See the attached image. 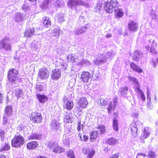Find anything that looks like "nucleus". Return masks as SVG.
I'll return each instance as SVG.
<instances>
[{
  "label": "nucleus",
  "mask_w": 158,
  "mask_h": 158,
  "mask_svg": "<svg viewBox=\"0 0 158 158\" xmlns=\"http://www.w3.org/2000/svg\"><path fill=\"white\" fill-rule=\"evenodd\" d=\"M118 2L117 0L108 1L104 5V10L107 12L111 13L118 7Z\"/></svg>",
  "instance_id": "1"
},
{
  "label": "nucleus",
  "mask_w": 158,
  "mask_h": 158,
  "mask_svg": "<svg viewBox=\"0 0 158 158\" xmlns=\"http://www.w3.org/2000/svg\"><path fill=\"white\" fill-rule=\"evenodd\" d=\"M18 72L15 69H12L10 70L8 74L9 81L12 83H16L18 78Z\"/></svg>",
  "instance_id": "2"
},
{
  "label": "nucleus",
  "mask_w": 158,
  "mask_h": 158,
  "mask_svg": "<svg viewBox=\"0 0 158 158\" xmlns=\"http://www.w3.org/2000/svg\"><path fill=\"white\" fill-rule=\"evenodd\" d=\"M17 134L12 140V145L15 148H19L24 143V139L20 135Z\"/></svg>",
  "instance_id": "3"
},
{
  "label": "nucleus",
  "mask_w": 158,
  "mask_h": 158,
  "mask_svg": "<svg viewBox=\"0 0 158 158\" xmlns=\"http://www.w3.org/2000/svg\"><path fill=\"white\" fill-rule=\"evenodd\" d=\"M11 48V42L9 38H5L0 41V49L9 51Z\"/></svg>",
  "instance_id": "4"
},
{
  "label": "nucleus",
  "mask_w": 158,
  "mask_h": 158,
  "mask_svg": "<svg viewBox=\"0 0 158 158\" xmlns=\"http://www.w3.org/2000/svg\"><path fill=\"white\" fill-rule=\"evenodd\" d=\"M49 71L46 68H42L39 70L38 76L41 79L45 80L49 77Z\"/></svg>",
  "instance_id": "5"
},
{
  "label": "nucleus",
  "mask_w": 158,
  "mask_h": 158,
  "mask_svg": "<svg viewBox=\"0 0 158 158\" xmlns=\"http://www.w3.org/2000/svg\"><path fill=\"white\" fill-rule=\"evenodd\" d=\"M51 130L58 134L61 133V127L59 123L56 121H52L51 124Z\"/></svg>",
  "instance_id": "6"
},
{
  "label": "nucleus",
  "mask_w": 158,
  "mask_h": 158,
  "mask_svg": "<svg viewBox=\"0 0 158 158\" xmlns=\"http://www.w3.org/2000/svg\"><path fill=\"white\" fill-rule=\"evenodd\" d=\"M42 117L40 113L36 112L31 114V119L32 122L38 123L41 122Z\"/></svg>",
  "instance_id": "7"
},
{
  "label": "nucleus",
  "mask_w": 158,
  "mask_h": 158,
  "mask_svg": "<svg viewBox=\"0 0 158 158\" xmlns=\"http://www.w3.org/2000/svg\"><path fill=\"white\" fill-rule=\"evenodd\" d=\"M80 1V0H69L67 5L69 8L76 10L77 6H79Z\"/></svg>",
  "instance_id": "8"
},
{
  "label": "nucleus",
  "mask_w": 158,
  "mask_h": 158,
  "mask_svg": "<svg viewBox=\"0 0 158 158\" xmlns=\"http://www.w3.org/2000/svg\"><path fill=\"white\" fill-rule=\"evenodd\" d=\"M139 123L140 122L138 121L132 123L130 125V127L131 130V133L134 136H136L137 135L138 128L137 127Z\"/></svg>",
  "instance_id": "9"
},
{
  "label": "nucleus",
  "mask_w": 158,
  "mask_h": 158,
  "mask_svg": "<svg viewBox=\"0 0 158 158\" xmlns=\"http://www.w3.org/2000/svg\"><path fill=\"white\" fill-rule=\"evenodd\" d=\"M83 152L87 155V157L88 158H91L95 153L93 149L87 147L84 148L83 149Z\"/></svg>",
  "instance_id": "10"
},
{
  "label": "nucleus",
  "mask_w": 158,
  "mask_h": 158,
  "mask_svg": "<svg viewBox=\"0 0 158 158\" xmlns=\"http://www.w3.org/2000/svg\"><path fill=\"white\" fill-rule=\"evenodd\" d=\"M61 71L58 69H55L52 71L51 77L52 79L56 80L60 78Z\"/></svg>",
  "instance_id": "11"
},
{
  "label": "nucleus",
  "mask_w": 158,
  "mask_h": 158,
  "mask_svg": "<svg viewBox=\"0 0 158 158\" xmlns=\"http://www.w3.org/2000/svg\"><path fill=\"white\" fill-rule=\"evenodd\" d=\"M56 67L61 69L62 70L64 71L66 69V64L64 61L61 59H58L56 61Z\"/></svg>",
  "instance_id": "12"
},
{
  "label": "nucleus",
  "mask_w": 158,
  "mask_h": 158,
  "mask_svg": "<svg viewBox=\"0 0 158 158\" xmlns=\"http://www.w3.org/2000/svg\"><path fill=\"white\" fill-rule=\"evenodd\" d=\"M64 108L67 110H72L73 106V103L72 100L68 101L65 98H64Z\"/></svg>",
  "instance_id": "13"
},
{
  "label": "nucleus",
  "mask_w": 158,
  "mask_h": 158,
  "mask_svg": "<svg viewBox=\"0 0 158 158\" xmlns=\"http://www.w3.org/2000/svg\"><path fill=\"white\" fill-rule=\"evenodd\" d=\"M50 144L52 145V146H49V148L51 150H53V151L54 152L60 153L64 151V149L60 146H55V144L52 143H50Z\"/></svg>",
  "instance_id": "14"
},
{
  "label": "nucleus",
  "mask_w": 158,
  "mask_h": 158,
  "mask_svg": "<svg viewBox=\"0 0 158 158\" xmlns=\"http://www.w3.org/2000/svg\"><path fill=\"white\" fill-rule=\"evenodd\" d=\"M128 27L130 31H135L138 27V25L136 22L133 21H130L128 23Z\"/></svg>",
  "instance_id": "15"
},
{
  "label": "nucleus",
  "mask_w": 158,
  "mask_h": 158,
  "mask_svg": "<svg viewBox=\"0 0 158 158\" xmlns=\"http://www.w3.org/2000/svg\"><path fill=\"white\" fill-rule=\"evenodd\" d=\"M88 103V102L86 98L84 97L80 98L78 102V106L82 108H86Z\"/></svg>",
  "instance_id": "16"
},
{
  "label": "nucleus",
  "mask_w": 158,
  "mask_h": 158,
  "mask_svg": "<svg viewBox=\"0 0 158 158\" xmlns=\"http://www.w3.org/2000/svg\"><path fill=\"white\" fill-rule=\"evenodd\" d=\"M91 77V74L88 72L83 71L81 75L80 78L84 82H87Z\"/></svg>",
  "instance_id": "17"
},
{
  "label": "nucleus",
  "mask_w": 158,
  "mask_h": 158,
  "mask_svg": "<svg viewBox=\"0 0 158 158\" xmlns=\"http://www.w3.org/2000/svg\"><path fill=\"white\" fill-rule=\"evenodd\" d=\"M88 28L87 25H84L81 27V28L78 29L76 30L74 32L75 35H79L86 32Z\"/></svg>",
  "instance_id": "18"
},
{
  "label": "nucleus",
  "mask_w": 158,
  "mask_h": 158,
  "mask_svg": "<svg viewBox=\"0 0 158 158\" xmlns=\"http://www.w3.org/2000/svg\"><path fill=\"white\" fill-rule=\"evenodd\" d=\"M34 28H30L25 29L24 33V36L27 37H30L34 34Z\"/></svg>",
  "instance_id": "19"
},
{
  "label": "nucleus",
  "mask_w": 158,
  "mask_h": 158,
  "mask_svg": "<svg viewBox=\"0 0 158 158\" xmlns=\"http://www.w3.org/2000/svg\"><path fill=\"white\" fill-rule=\"evenodd\" d=\"M107 60L105 57V55L102 54L100 55V57L99 58L94 61V63L95 64L99 65L102 63H105Z\"/></svg>",
  "instance_id": "20"
},
{
  "label": "nucleus",
  "mask_w": 158,
  "mask_h": 158,
  "mask_svg": "<svg viewBox=\"0 0 158 158\" xmlns=\"http://www.w3.org/2000/svg\"><path fill=\"white\" fill-rule=\"evenodd\" d=\"M142 56V53L139 51H136L134 53L132 59L135 61H139Z\"/></svg>",
  "instance_id": "21"
},
{
  "label": "nucleus",
  "mask_w": 158,
  "mask_h": 158,
  "mask_svg": "<svg viewBox=\"0 0 158 158\" xmlns=\"http://www.w3.org/2000/svg\"><path fill=\"white\" fill-rule=\"evenodd\" d=\"M131 68L134 70L139 73H142L143 71L142 69L137 66L135 63L133 62L131 63L130 64Z\"/></svg>",
  "instance_id": "22"
},
{
  "label": "nucleus",
  "mask_w": 158,
  "mask_h": 158,
  "mask_svg": "<svg viewBox=\"0 0 158 158\" xmlns=\"http://www.w3.org/2000/svg\"><path fill=\"white\" fill-rule=\"evenodd\" d=\"M41 44L40 42L34 41L32 43L31 48L32 50L38 51L40 48Z\"/></svg>",
  "instance_id": "23"
},
{
  "label": "nucleus",
  "mask_w": 158,
  "mask_h": 158,
  "mask_svg": "<svg viewBox=\"0 0 158 158\" xmlns=\"http://www.w3.org/2000/svg\"><path fill=\"white\" fill-rule=\"evenodd\" d=\"M38 145L37 142L31 141L28 143L27 145V148L30 149H32L36 148Z\"/></svg>",
  "instance_id": "24"
},
{
  "label": "nucleus",
  "mask_w": 158,
  "mask_h": 158,
  "mask_svg": "<svg viewBox=\"0 0 158 158\" xmlns=\"http://www.w3.org/2000/svg\"><path fill=\"white\" fill-rule=\"evenodd\" d=\"M60 30L59 28H56L54 29L52 31V36L55 38H58L60 36Z\"/></svg>",
  "instance_id": "25"
},
{
  "label": "nucleus",
  "mask_w": 158,
  "mask_h": 158,
  "mask_svg": "<svg viewBox=\"0 0 158 158\" xmlns=\"http://www.w3.org/2000/svg\"><path fill=\"white\" fill-rule=\"evenodd\" d=\"M36 96L39 101L41 103H45V102L48 99L47 97L44 95L38 94L36 95Z\"/></svg>",
  "instance_id": "26"
},
{
  "label": "nucleus",
  "mask_w": 158,
  "mask_h": 158,
  "mask_svg": "<svg viewBox=\"0 0 158 158\" xmlns=\"http://www.w3.org/2000/svg\"><path fill=\"white\" fill-rule=\"evenodd\" d=\"M115 12V16L116 18H119L122 17L124 14L123 10L121 8H118L116 10H114Z\"/></svg>",
  "instance_id": "27"
},
{
  "label": "nucleus",
  "mask_w": 158,
  "mask_h": 158,
  "mask_svg": "<svg viewBox=\"0 0 158 158\" xmlns=\"http://www.w3.org/2000/svg\"><path fill=\"white\" fill-rule=\"evenodd\" d=\"M128 90V87L126 86L124 87H121L120 88L118 92L119 95L121 96H124L127 94Z\"/></svg>",
  "instance_id": "28"
},
{
  "label": "nucleus",
  "mask_w": 158,
  "mask_h": 158,
  "mask_svg": "<svg viewBox=\"0 0 158 158\" xmlns=\"http://www.w3.org/2000/svg\"><path fill=\"white\" fill-rule=\"evenodd\" d=\"M15 20L17 22H20L23 20L24 15L23 13L18 12L15 14Z\"/></svg>",
  "instance_id": "29"
},
{
  "label": "nucleus",
  "mask_w": 158,
  "mask_h": 158,
  "mask_svg": "<svg viewBox=\"0 0 158 158\" xmlns=\"http://www.w3.org/2000/svg\"><path fill=\"white\" fill-rule=\"evenodd\" d=\"M98 132L97 131H94L90 133V139L92 142L94 141L97 138L98 135Z\"/></svg>",
  "instance_id": "30"
},
{
  "label": "nucleus",
  "mask_w": 158,
  "mask_h": 158,
  "mask_svg": "<svg viewBox=\"0 0 158 158\" xmlns=\"http://www.w3.org/2000/svg\"><path fill=\"white\" fill-rule=\"evenodd\" d=\"M43 25L47 27H49L51 25V22L49 18L44 17L43 19Z\"/></svg>",
  "instance_id": "31"
},
{
  "label": "nucleus",
  "mask_w": 158,
  "mask_h": 158,
  "mask_svg": "<svg viewBox=\"0 0 158 158\" xmlns=\"http://www.w3.org/2000/svg\"><path fill=\"white\" fill-rule=\"evenodd\" d=\"M10 148V146L9 144L7 143L2 144L0 148V152L6 151L9 150Z\"/></svg>",
  "instance_id": "32"
},
{
  "label": "nucleus",
  "mask_w": 158,
  "mask_h": 158,
  "mask_svg": "<svg viewBox=\"0 0 158 158\" xmlns=\"http://www.w3.org/2000/svg\"><path fill=\"white\" fill-rule=\"evenodd\" d=\"M117 142V140L116 139L114 138H111L106 140V143L107 144L112 146L114 145Z\"/></svg>",
  "instance_id": "33"
},
{
  "label": "nucleus",
  "mask_w": 158,
  "mask_h": 158,
  "mask_svg": "<svg viewBox=\"0 0 158 158\" xmlns=\"http://www.w3.org/2000/svg\"><path fill=\"white\" fill-rule=\"evenodd\" d=\"M75 55L74 54H69L67 56L68 61L69 62H75L76 61V59Z\"/></svg>",
  "instance_id": "34"
},
{
  "label": "nucleus",
  "mask_w": 158,
  "mask_h": 158,
  "mask_svg": "<svg viewBox=\"0 0 158 158\" xmlns=\"http://www.w3.org/2000/svg\"><path fill=\"white\" fill-rule=\"evenodd\" d=\"M55 19L57 20V21L60 23L64 21V19L63 15L62 14H57L55 17Z\"/></svg>",
  "instance_id": "35"
},
{
  "label": "nucleus",
  "mask_w": 158,
  "mask_h": 158,
  "mask_svg": "<svg viewBox=\"0 0 158 158\" xmlns=\"http://www.w3.org/2000/svg\"><path fill=\"white\" fill-rule=\"evenodd\" d=\"M149 135L150 133L148 131V128H145L144 129L143 133L141 136V139H145L148 138Z\"/></svg>",
  "instance_id": "36"
},
{
  "label": "nucleus",
  "mask_w": 158,
  "mask_h": 158,
  "mask_svg": "<svg viewBox=\"0 0 158 158\" xmlns=\"http://www.w3.org/2000/svg\"><path fill=\"white\" fill-rule=\"evenodd\" d=\"M41 138V135L36 133H32L30 135V139H40Z\"/></svg>",
  "instance_id": "37"
},
{
  "label": "nucleus",
  "mask_w": 158,
  "mask_h": 158,
  "mask_svg": "<svg viewBox=\"0 0 158 158\" xmlns=\"http://www.w3.org/2000/svg\"><path fill=\"white\" fill-rule=\"evenodd\" d=\"M113 128L115 131L118 130V123L116 118H114L113 122Z\"/></svg>",
  "instance_id": "38"
},
{
  "label": "nucleus",
  "mask_w": 158,
  "mask_h": 158,
  "mask_svg": "<svg viewBox=\"0 0 158 158\" xmlns=\"http://www.w3.org/2000/svg\"><path fill=\"white\" fill-rule=\"evenodd\" d=\"M53 1V0H45L41 6V8L42 9L47 8L48 4Z\"/></svg>",
  "instance_id": "39"
},
{
  "label": "nucleus",
  "mask_w": 158,
  "mask_h": 158,
  "mask_svg": "<svg viewBox=\"0 0 158 158\" xmlns=\"http://www.w3.org/2000/svg\"><path fill=\"white\" fill-rule=\"evenodd\" d=\"M53 5L55 7H63L64 6V2L62 0H57Z\"/></svg>",
  "instance_id": "40"
},
{
  "label": "nucleus",
  "mask_w": 158,
  "mask_h": 158,
  "mask_svg": "<svg viewBox=\"0 0 158 158\" xmlns=\"http://www.w3.org/2000/svg\"><path fill=\"white\" fill-rule=\"evenodd\" d=\"M117 97H116V98H114L113 100V102L114 104L113 105V106L112 105V103H111V104L109 105V107L108 108V111L109 113H110L112 109V108H113V109H114L115 108V107L116 106V104L117 102Z\"/></svg>",
  "instance_id": "41"
},
{
  "label": "nucleus",
  "mask_w": 158,
  "mask_h": 158,
  "mask_svg": "<svg viewBox=\"0 0 158 158\" xmlns=\"http://www.w3.org/2000/svg\"><path fill=\"white\" fill-rule=\"evenodd\" d=\"M12 111L11 106H8L6 108L4 114L7 116H9L11 114Z\"/></svg>",
  "instance_id": "42"
},
{
  "label": "nucleus",
  "mask_w": 158,
  "mask_h": 158,
  "mask_svg": "<svg viewBox=\"0 0 158 158\" xmlns=\"http://www.w3.org/2000/svg\"><path fill=\"white\" fill-rule=\"evenodd\" d=\"M114 52L113 51L108 52L106 55H105V57H106V58L107 59V60H110L112 59V57L114 56Z\"/></svg>",
  "instance_id": "43"
},
{
  "label": "nucleus",
  "mask_w": 158,
  "mask_h": 158,
  "mask_svg": "<svg viewBox=\"0 0 158 158\" xmlns=\"http://www.w3.org/2000/svg\"><path fill=\"white\" fill-rule=\"evenodd\" d=\"M23 91L19 88H17L15 89V94L17 97V98H19L20 97L23 95Z\"/></svg>",
  "instance_id": "44"
},
{
  "label": "nucleus",
  "mask_w": 158,
  "mask_h": 158,
  "mask_svg": "<svg viewBox=\"0 0 158 158\" xmlns=\"http://www.w3.org/2000/svg\"><path fill=\"white\" fill-rule=\"evenodd\" d=\"M127 78L129 81L132 82L136 84H138V82L137 79L135 78L130 76H127Z\"/></svg>",
  "instance_id": "45"
},
{
  "label": "nucleus",
  "mask_w": 158,
  "mask_h": 158,
  "mask_svg": "<svg viewBox=\"0 0 158 158\" xmlns=\"http://www.w3.org/2000/svg\"><path fill=\"white\" fill-rule=\"evenodd\" d=\"M71 114L70 113H68L67 112H65L64 117V118L66 119L67 120V122L69 123V120L71 118V116L70 115Z\"/></svg>",
  "instance_id": "46"
},
{
  "label": "nucleus",
  "mask_w": 158,
  "mask_h": 158,
  "mask_svg": "<svg viewBox=\"0 0 158 158\" xmlns=\"http://www.w3.org/2000/svg\"><path fill=\"white\" fill-rule=\"evenodd\" d=\"M97 128L99 130V131L100 134H103L105 131V126L102 125L99 126Z\"/></svg>",
  "instance_id": "47"
},
{
  "label": "nucleus",
  "mask_w": 158,
  "mask_h": 158,
  "mask_svg": "<svg viewBox=\"0 0 158 158\" xmlns=\"http://www.w3.org/2000/svg\"><path fill=\"white\" fill-rule=\"evenodd\" d=\"M81 63L83 64H85L86 66L90 65L91 64L90 61L86 59H83L81 61Z\"/></svg>",
  "instance_id": "48"
},
{
  "label": "nucleus",
  "mask_w": 158,
  "mask_h": 158,
  "mask_svg": "<svg viewBox=\"0 0 158 158\" xmlns=\"http://www.w3.org/2000/svg\"><path fill=\"white\" fill-rule=\"evenodd\" d=\"M67 155L68 157L71 158H73L74 154L73 151L71 150H69L67 152Z\"/></svg>",
  "instance_id": "49"
},
{
  "label": "nucleus",
  "mask_w": 158,
  "mask_h": 158,
  "mask_svg": "<svg viewBox=\"0 0 158 158\" xmlns=\"http://www.w3.org/2000/svg\"><path fill=\"white\" fill-rule=\"evenodd\" d=\"M156 155L154 152L150 151L149 152L148 158H155Z\"/></svg>",
  "instance_id": "50"
},
{
  "label": "nucleus",
  "mask_w": 158,
  "mask_h": 158,
  "mask_svg": "<svg viewBox=\"0 0 158 158\" xmlns=\"http://www.w3.org/2000/svg\"><path fill=\"white\" fill-rule=\"evenodd\" d=\"M35 89L37 91H41L43 90V87L40 84H37L36 86Z\"/></svg>",
  "instance_id": "51"
},
{
  "label": "nucleus",
  "mask_w": 158,
  "mask_h": 158,
  "mask_svg": "<svg viewBox=\"0 0 158 158\" xmlns=\"http://www.w3.org/2000/svg\"><path fill=\"white\" fill-rule=\"evenodd\" d=\"M22 9L24 11H26L30 9L29 6L28 4H25L23 5Z\"/></svg>",
  "instance_id": "52"
},
{
  "label": "nucleus",
  "mask_w": 158,
  "mask_h": 158,
  "mask_svg": "<svg viewBox=\"0 0 158 158\" xmlns=\"http://www.w3.org/2000/svg\"><path fill=\"white\" fill-rule=\"evenodd\" d=\"M136 85V87L135 88V91L139 94H141V93H142L143 91L141 90V89H139V85L138 83Z\"/></svg>",
  "instance_id": "53"
},
{
  "label": "nucleus",
  "mask_w": 158,
  "mask_h": 158,
  "mask_svg": "<svg viewBox=\"0 0 158 158\" xmlns=\"http://www.w3.org/2000/svg\"><path fill=\"white\" fill-rule=\"evenodd\" d=\"M89 5V4L85 1H82L81 0H80V2L79 3V5H82L85 6H88Z\"/></svg>",
  "instance_id": "54"
},
{
  "label": "nucleus",
  "mask_w": 158,
  "mask_h": 158,
  "mask_svg": "<svg viewBox=\"0 0 158 158\" xmlns=\"http://www.w3.org/2000/svg\"><path fill=\"white\" fill-rule=\"evenodd\" d=\"M146 156V155L144 153H138L137 154L136 158H143Z\"/></svg>",
  "instance_id": "55"
},
{
  "label": "nucleus",
  "mask_w": 158,
  "mask_h": 158,
  "mask_svg": "<svg viewBox=\"0 0 158 158\" xmlns=\"http://www.w3.org/2000/svg\"><path fill=\"white\" fill-rule=\"evenodd\" d=\"M9 116H7L5 115H4L3 117V124L4 125H6L7 124V117Z\"/></svg>",
  "instance_id": "56"
},
{
  "label": "nucleus",
  "mask_w": 158,
  "mask_h": 158,
  "mask_svg": "<svg viewBox=\"0 0 158 158\" xmlns=\"http://www.w3.org/2000/svg\"><path fill=\"white\" fill-rule=\"evenodd\" d=\"M100 104L101 106H105L107 104V102L104 99L102 98L100 101Z\"/></svg>",
  "instance_id": "57"
},
{
  "label": "nucleus",
  "mask_w": 158,
  "mask_h": 158,
  "mask_svg": "<svg viewBox=\"0 0 158 158\" xmlns=\"http://www.w3.org/2000/svg\"><path fill=\"white\" fill-rule=\"evenodd\" d=\"M149 51L152 53H156L155 48L154 46H152L150 48Z\"/></svg>",
  "instance_id": "58"
},
{
  "label": "nucleus",
  "mask_w": 158,
  "mask_h": 158,
  "mask_svg": "<svg viewBox=\"0 0 158 158\" xmlns=\"http://www.w3.org/2000/svg\"><path fill=\"white\" fill-rule=\"evenodd\" d=\"M83 125L81 124V121H79L78 123L77 130L78 131L81 130V128L82 127Z\"/></svg>",
  "instance_id": "59"
},
{
  "label": "nucleus",
  "mask_w": 158,
  "mask_h": 158,
  "mask_svg": "<svg viewBox=\"0 0 158 158\" xmlns=\"http://www.w3.org/2000/svg\"><path fill=\"white\" fill-rule=\"evenodd\" d=\"M5 132L3 130H0V135L2 139L4 137Z\"/></svg>",
  "instance_id": "60"
},
{
  "label": "nucleus",
  "mask_w": 158,
  "mask_h": 158,
  "mask_svg": "<svg viewBox=\"0 0 158 158\" xmlns=\"http://www.w3.org/2000/svg\"><path fill=\"white\" fill-rule=\"evenodd\" d=\"M140 94L141 98L142 100L143 101L145 100V98L143 92H142V93H141Z\"/></svg>",
  "instance_id": "61"
},
{
  "label": "nucleus",
  "mask_w": 158,
  "mask_h": 158,
  "mask_svg": "<svg viewBox=\"0 0 158 158\" xmlns=\"http://www.w3.org/2000/svg\"><path fill=\"white\" fill-rule=\"evenodd\" d=\"M83 139H82L81 138V136L80 137V139L82 140H83L84 141H86L88 139V137L86 135H83Z\"/></svg>",
  "instance_id": "62"
},
{
  "label": "nucleus",
  "mask_w": 158,
  "mask_h": 158,
  "mask_svg": "<svg viewBox=\"0 0 158 158\" xmlns=\"http://www.w3.org/2000/svg\"><path fill=\"white\" fill-rule=\"evenodd\" d=\"M119 154L118 153H116L115 155H113L110 158H118L119 156Z\"/></svg>",
  "instance_id": "63"
},
{
  "label": "nucleus",
  "mask_w": 158,
  "mask_h": 158,
  "mask_svg": "<svg viewBox=\"0 0 158 158\" xmlns=\"http://www.w3.org/2000/svg\"><path fill=\"white\" fill-rule=\"evenodd\" d=\"M3 97L2 95V94H0V103H2L3 102Z\"/></svg>",
  "instance_id": "64"
}]
</instances>
